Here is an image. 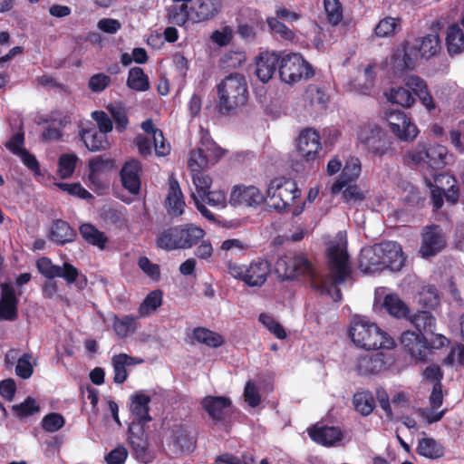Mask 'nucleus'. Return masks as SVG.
Masks as SVG:
<instances>
[{"label":"nucleus","mask_w":464,"mask_h":464,"mask_svg":"<svg viewBox=\"0 0 464 464\" xmlns=\"http://www.w3.org/2000/svg\"><path fill=\"white\" fill-rule=\"evenodd\" d=\"M267 25L271 33L275 35L279 36L285 41H293L295 38V33L284 23L279 21L277 18L269 16L266 18Z\"/></svg>","instance_id":"nucleus-54"},{"label":"nucleus","mask_w":464,"mask_h":464,"mask_svg":"<svg viewBox=\"0 0 464 464\" xmlns=\"http://www.w3.org/2000/svg\"><path fill=\"white\" fill-rule=\"evenodd\" d=\"M446 244L445 236L439 225L427 226L421 233L420 253L423 257L434 256L445 248Z\"/></svg>","instance_id":"nucleus-18"},{"label":"nucleus","mask_w":464,"mask_h":464,"mask_svg":"<svg viewBox=\"0 0 464 464\" xmlns=\"http://www.w3.org/2000/svg\"><path fill=\"white\" fill-rule=\"evenodd\" d=\"M341 191L343 200L348 204L361 203L365 198L364 192L356 184L348 183Z\"/></svg>","instance_id":"nucleus-62"},{"label":"nucleus","mask_w":464,"mask_h":464,"mask_svg":"<svg viewBox=\"0 0 464 464\" xmlns=\"http://www.w3.org/2000/svg\"><path fill=\"white\" fill-rule=\"evenodd\" d=\"M276 272L282 280H293L299 276L307 277L310 286L320 295H330L334 302L341 301L342 291L333 276L321 275L313 263L303 254L293 256H284L276 263Z\"/></svg>","instance_id":"nucleus-1"},{"label":"nucleus","mask_w":464,"mask_h":464,"mask_svg":"<svg viewBox=\"0 0 464 464\" xmlns=\"http://www.w3.org/2000/svg\"><path fill=\"white\" fill-rule=\"evenodd\" d=\"M258 321L266 326L276 338L283 340L286 337L284 327L267 314H260Z\"/></svg>","instance_id":"nucleus-60"},{"label":"nucleus","mask_w":464,"mask_h":464,"mask_svg":"<svg viewBox=\"0 0 464 464\" xmlns=\"http://www.w3.org/2000/svg\"><path fill=\"white\" fill-rule=\"evenodd\" d=\"M77 232L63 219H54L48 232V238L58 246H64L76 240Z\"/></svg>","instance_id":"nucleus-31"},{"label":"nucleus","mask_w":464,"mask_h":464,"mask_svg":"<svg viewBox=\"0 0 464 464\" xmlns=\"http://www.w3.org/2000/svg\"><path fill=\"white\" fill-rule=\"evenodd\" d=\"M357 138L363 148L375 157L382 158L395 153L392 137L377 124L361 126Z\"/></svg>","instance_id":"nucleus-5"},{"label":"nucleus","mask_w":464,"mask_h":464,"mask_svg":"<svg viewBox=\"0 0 464 464\" xmlns=\"http://www.w3.org/2000/svg\"><path fill=\"white\" fill-rule=\"evenodd\" d=\"M141 174L142 165L136 159L125 161L120 170L121 185L131 195H138L140 192Z\"/></svg>","instance_id":"nucleus-19"},{"label":"nucleus","mask_w":464,"mask_h":464,"mask_svg":"<svg viewBox=\"0 0 464 464\" xmlns=\"http://www.w3.org/2000/svg\"><path fill=\"white\" fill-rule=\"evenodd\" d=\"M168 20L169 24L183 26L188 21H191L190 7L186 4L170 6Z\"/></svg>","instance_id":"nucleus-52"},{"label":"nucleus","mask_w":464,"mask_h":464,"mask_svg":"<svg viewBox=\"0 0 464 464\" xmlns=\"http://www.w3.org/2000/svg\"><path fill=\"white\" fill-rule=\"evenodd\" d=\"M12 411L20 419L32 416L40 411L35 400L32 397H27L22 403L12 406Z\"/></svg>","instance_id":"nucleus-57"},{"label":"nucleus","mask_w":464,"mask_h":464,"mask_svg":"<svg viewBox=\"0 0 464 464\" xmlns=\"http://www.w3.org/2000/svg\"><path fill=\"white\" fill-rule=\"evenodd\" d=\"M410 157L416 164H427L432 170H440L447 165L448 149L440 144L419 145Z\"/></svg>","instance_id":"nucleus-11"},{"label":"nucleus","mask_w":464,"mask_h":464,"mask_svg":"<svg viewBox=\"0 0 464 464\" xmlns=\"http://www.w3.org/2000/svg\"><path fill=\"white\" fill-rule=\"evenodd\" d=\"M45 123H50L43 131L42 139L44 140H59L63 137V128L66 124L65 118L53 119V117L43 120Z\"/></svg>","instance_id":"nucleus-48"},{"label":"nucleus","mask_w":464,"mask_h":464,"mask_svg":"<svg viewBox=\"0 0 464 464\" xmlns=\"http://www.w3.org/2000/svg\"><path fill=\"white\" fill-rule=\"evenodd\" d=\"M266 200L261 190L253 185H235L230 192L229 203L233 207L257 208Z\"/></svg>","instance_id":"nucleus-17"},{"label":"nucleus","mask_w":464,"mask_h":464,"mask_svg":"<svg viewBox=\"0 0 464 464\" xmlns=\"http://www.w3.org/2000/svg\"><path fill=\"white\" fill-rule=\"evenodd\" d=\"M434 178L435 183H441L444 179H446V182L448 184L452 182V184L450 186V188L445 190L444 189V197L446 200L450 204H456L459 201V189L457 185L456 179L452 176H449L443 173L440 174H431Z\"/></svg>","instance_id":"nucleus-53"},{"label":"nucleus","mask_w":464,"mask_h":464,"mask_svg":"<svg viewBox=\"0 0 464 464\" xmlns=\"http://www.w3.org/2000/svg\"><path fill=\"white\" fill-rule=\"evenodd\" d=\"M305 94L310 100L312 105H318L321 108L326 107L329 101V95L323 88L318 87L315 84H310L306 88Z\"/></svg>","instance_id":"nucleus-58"},{"label":"nucleus","mask_w":464,"mask_h":464,"mask_svg":"<svg viewBox=\"0 0 464 464\" xmlns=\"http://www.w3.org/2000/svg\"><path fill=\"white\" fill-rule=\"evenodd\" d=\"M446 45L450 54H458L464 52V33L458 24L448 27Z\"/></svg>","instance_id":"nucleus-43"},{"label":"nucleus","mask_w":464,"mask_h":464,"mask_svg":"<svg viewBox=\"0 0 464 464\" xmlns=\"http://www.w3.org/2000/svg\"><path fill=\"white\" fill-rule=\"evenodd\" d=\"M191 173L192 181L196 188V192L191 194V198L195 203L196 208L207 219L214 220V214L202 204L203 196L206 195V192L210 189L212 185V179L202 171H191Z\"/></svg>","instance_id":"nucleus-21"},{"label":"nucleus","mask_w":464,"mask_h":464,"mask_svg":"<svg viewBox=\"0 0 464 464\" xmlns=\"http://www.w3.org/2000/svg\"><path fill=\"white\" fill-rule=\"evenodd\" d=\"M192 430V425L184 420H176L169 427L168 440L176 453H190L194 450L197 438Z\"/></svg>","instance_id":"nucleus-10"},{"label":"nucleus","mask_w":464,"mask_h":464,"mask_svg":"<svg viewBox=\"0 0 464 464\" xmlns=\"http://www.w3.org/2000/svg\"><path fill=\"white\" fill-rule=\"evenodd\" d=\"M382 252V261H385V269L400 271L404 266L405 257L401 245L395 241L380 243Z\"/></svg>","instance_id":"nucleus-29"},{"label":"nucleus","mask_w":464,"mask_h":464,"mask_svg":"<svg viewBox=\"0 0 464 464\" xmlns=\"http://www.w3.org/2000/svg\"><path fill=\"white\" fill-rule=\"evenodd\" d=\"M138 318L139 316H133L131 314H125L120 317L117 314H112L111 319L113 332L121 339L127 338L137 331L140 325Z\"/></svg>","instance_id":"nucleus-36"},{"label":"nucleus","mask_w":464,"mask_h":464,"mask_svg":"<svg viewBox=\"0 0 464 464\" xmlns=\"http://www.w3.org/2000/svg\"><path fill=\"white\" fill-rule=\"evenodd\" d=\"M80 135L84 145L90 151L104 150L109 147L107 136L98 131L95 126L82 129Z\"/></svg>","instance_id":"nucleus-35"},{"label":"nucleus","mask_w":464,"mask_h":464,"mask_svg":"<svg viewBox=\"0 0 464 464\" xmlns=\"http://www.w3.org/2000/svg\"><path fill=\"white\" fill-rule=\"evenodd\" d=\"M353 343L365 350L392 349L395 342L392 336L382 331L375 323L366 317L356 316L349 330Z\"/></svg>","instance_id":"nucleus-3"},{"label":"nucleus","mask_w":464,"mask_h":464,"mask_svg":"<svg viewBox=\"0 0 464 464\" xmlns=\"http://www.w3.org/2000/svg\"><path fill=\"white\" fill-rule=\"evenodd\" d=\"M79 233L87 244L97 246L101 250L105 249L108 237L92 223L82 224L79 227Z\"/></svg>","instance_id":"nucleus-38"},{"label":"nucleus","mask_w":464,"mask_h":464,"mask_svg":"<svg viewBox=\"0 0 464 464\" xmlns=\"http://www.w3.org/2000/svg\"><path fill=\"white\" fill-rule=\"evenodd\" d=\"M401 18L386 16L377 24L374 34L378 37L393 36L401 29Z\"/></svg>","instance_id":"nucleus-50"},{"label":"nucleus","mask_w":464,"mask_h":464,"mask_svg":"<svg viewBox=\"0 0 464 464\" xmlns=\"http://www.w3.org/2000/svg\"><path fill=\"white\" fill-rule=\"evenodd\" d=\"M209 165L205 154L204 147H198L191 150L188 159V168L190 171H201Z\"/></svg>","instance_id":"nucleus-61"},{"label":"nucleus","mask_w":464,"mask_h":464,"mask_svg":"<svg viewBox=\"0 0 464 464\" xmlns=\"http://www.w3.org/2000/svg\"><path fill=\"white\" fill-rule=\"evenodd\" d=\"M228 273L235 278L242 280L251 287L262 286L271 272L270 263L263 258L253 260L248 266L238 265L234 262L227 264Z\"/></svg>","instance_id":"nucleus-8"},{"label":"nucleus","mask_w":464,"mask_h":464,"mask_svg":"<svg viewBox=\"0 0 464 464\" xmlns=\"http://www.w3.org/2000/svg\"><path fill=\"white\" fill-rule=\"evenodd\" d=\"M418 295V303L424 308L435 309L440 304L439 291L433 285L422 286Z\"/></svg>","instance_id":"nucleus-49"},{"label":"nucleus","mask_w":464,"mask_h":464,"mask_svg":"<svg viewBox=\"0 0 464 464\" xmlns=\"http://www.w3.org/2000/svg\"><path fill=\"white\" fill-rule=\"evenodd\" d=\"M203 228L193 223L170 227L161 231L157 237V246L167 250L190 249L205 237Z\"/></svg>","instance_id":"nucleus-4"},{"label":"nucleus","mask_w":464,"mask_h":464,"mask_svg":"<svg viewBox=\"0 0 464 464\" xmlns=\"http://www.w3.org/2000/svg\"><path fill=\"white\" fill-rule=\"evenodd\" d=\"M36 267L40 274L48 279L62 277L67 285L75 284L79 290H82L87 286V277L80 273L69 262H64L62 266L53 265L49 257L42 256L36 261Z\"/></svg>","instance_id":"nucleus-9"},{"label":"nucleus","mask_w":464,"mask_h":464,"mask_svg":"<svg viewBox=\"0 0 464 464\" xmlns=\"http://www.w3.org/2000/svg\"><path fill=\"white\" fill-rule=\"evenodd\" d=\"M327 262L330 276L336 283H344L351 276L349 255L346 246L340 243L331 245L327 249Z\"/></svg>","instance_id":"nucleus-12"},{"label":"nucleus","mask_w":464,"mask_h":464,"mask_svg":"<svg viewBox=\"0 0 464 464\" xmlns=\"http://www.w3.org/2000/svg\"><path fill=\"white\" fill-rule=\"evenodd\" d=\"M405 85L410 92L414 93L421 104L429 111L435 109V102L428 90L426 82L417 75H411L406 78Z\"/></svg>","instance_id":"nucleus-32"},{"label":"nucleus","mask_w":464,"mask_h":464,"mask_svg":"<svg viewBox=\"0 0 464 464\" xmlns=\"http://www.w3.org/2000/svg\"><path fill=\"white\" fill-rule=\"evenodd\" d=\"M383 307L389 314L399 319H407L411 312L409 306L396 294L385 295Z\"/></svg>","instance_id":"nucleus-44"},{"label":"nucleus","mask_w":464,"mask_h":464,"mask_svg":"<svg viewBox=\"0 0 464 464\" xmlns=\"http://www.w3.org/2000/svg\"><path fill=\"white\" fill-rule=\"evenodd\" d=\"M281 53L262 52L256 57L255 73L263 83L268 82L279 72Z\"/></svg>","instance_id":"nucleus-22"},{"label":"nucleus","mask_w":464,"mask_h":464,"mask_svg":"<svg viewBox=\"0 0 464 464\" xmlns=\"http://www.w3.org/2000/svg\"><path fill=\"white\" fill-rule=\"evenodd\" d=\"M404 351L416 362L428 361V338L417 332L407 330L400 337Z\"/></svg>","instance_id":"nucleus-16"},{"label":"nucleus","mask_w":464,"mask_h":464,"mask_svg":"<svg viewBox=\"0 0 464 464\" xmlns=\"http://www.w3.org/2000/svg\"><path fill=\"white\" fill-rule=\"evenodd\" d=\"M163 302V292L156 289L150 292L138 308L139 317H144L156 311Z\"/></svg>","instance_id":"nucleus-45"},{"label":"nucleus","mask_w":464,"mask_h":464,"mask_svg":"<svg viewBox=\"0 0 464 464\" xmlns=\"http://www.w3.org/2000/svg\"><path fill=\"white\" fill-rule=\"evenodd\" d=\"M200 405L215 425H224L230 417L232 401L229 397L207 395Z\"/></svg>","instance_id":"nucleus-15"},{"label":"nucleus","mask_w":464,"mask_h":464,"mask_svg":"<svg viewBox=\"0 0 464 464\" xmlns=\"http://www.w3.org/2000/svg\"><path fill=\"white\" fill-rule=\"evenodd\" d=\"M217 110L223 115H228L248 100V88L246 77L238 72L226 76L218 85Z\"/></svg>","instance_id":"nucleus-2"},{"label":"nucleus","mask_w":464,"mask_h":464,"mask_svg":"<svg viewBox=\"0 0 464 464\" xmlns=\"http://www.w3.org/2000/svg\"><path fill=\"white\" fill-rule=\"evenodd\" d=\"M146 424L131 422L129 426V443L136 458L144 462H149V440L145 430Z\"/></svg>","instance_id":"nucleus-23"},{"label":"nucleus","mask_w":464,"mask_h":464,"mask_svg":"<svg viewBox=\"0 0 464 464\" xmlns=\"http://www.w3.org/2000/svg\"><path fill=\"white\" fill-rule=\"evenodd\" d=\"M65 424L64 417L57 412L46 414L41 421V426L47 432H55L62 429Z\"/></svg>","instance_id":"nucleus-59"},{"label":"nucleus","mask_w":464,"mask_h":464,"mask_svg":"<svg viewBox=\"0 0 464 464\" xmlns=\"http://www.w3.org/2000/svg\"><path fill=\"white\" fill-rule=\"evenodd\" d=\"M193 338L208 347L218 348L224 343L222 335L205 327H196L193 330Z\"/></svg>","instance_id":"nucleus-46"},{"label":"nucleus","mask_w":464,"mask_h":464,"mask_svg":"<svg viewBox=\"0 0 464 464\" xmlns=\"http://www.w3.org/2000/svg\"><path fill=\"white\" fill-rule=\"evenodd\" d=\"M308 434L313 441L325 447L333 446L343 438L340 428L318 423L308 429Z\"/></svg>","instance_id":"nucleus-26"},{"label":"nucleus","mask_w":464,"mask_h":464,"mask_svg":"<svg viewBox=\"0 0 464 464\" xmlns=\"http://www.w3.org/2000/svg\"><path fill=\"white\" fill-rule=\"evenodd\" d=\"M353 405L362 416H369L375 409V399L369 390L358 389L353 396Z\"/></svg>","instance_id":"nucleus-39"},{"label":"nucleus","mask_w":464,"mask_h":464,"mask_svg":"<svg viewBox=\"0 0 464 464\" xmlns=\"http://www.w3.org/2000/svg\"><path fill=\"white\" fill-rule=\"evenodd\" d=\"M419 55L420 53L414 44L404 41L394 49L392 54V63L398 71L413 70Z\"/></svg>","instance_id":"nucleus-20"},{"label":"nucleus","mask_w":464,"mask_h":464,"mask_svg":"<svg viewBox=\"0 0 464 464\" xmlns=\"http://www.w3.org/2000/svg\"><path fill=\"white\" fill-rule=\"evenodd\" d=\"M387 99L392 103L401 105L402 107H411L414 104L415 99L410 90L406 87L392 88L386 94Z\"/></svg>","instance_id":"nucleus-51"},{"label":"nucleus","mask_w":464,"mask_h":464,"mask_svg":"<svg viewBox=\"0 0 464 464\" xmlns=\"http://www.w3.org/2000/svg\"><path fill=\"white\" fill-rule=\"evenodd\" d=\"M417 453L430 459H437L444 456L445 448L433 438H423L419 440Z\"/></svg>","instance_id":"nucleus-42"},{"label":"nucleus","mask_w":464,"mask_h":464,"mask_svg":"<svg viewBox=\"0 0 464 464\" xmlns=\"http://www.w3.org/2000/svg\"><path fill=\"white\" fill-rule=\"evenodd\" d=\"M382 252L380 244L364 248L359 256V269L364 274H375L385 269V261H382Z\"/></svg>","instance_id":"nucleus-25"},{"label":"nucleus","mask_w":464,"mask_h":464,"mask_svg":"<svg viewBox=\"0 0 464 464\" xmlns=\"http://www.w3.org/2000/svg\"><path fill=\"white\" fill-rule=\"evenodd\" d=\"M414 45L420 57L430 59L440 52L441 41L438 33H432L423 37L415 38Z\"/></svg>","instance_id":"nucleus-34"},{"label":"nucleus","mask_w":464,"mask_h":464,"mask_svg":"<svg viewBox=\"0 0 464 464\" xmlns=\"http://www.w3.org/2000/svg\"><path fill=\"white\" fill-rule=\"evenodd\" d=\"M57 186L72 196H75L81 199H92L93 196L86 190L79 182L75 183H58Z\"/></svg>","instance_id":"nucleus-64"},{"label":"nucleus","mask_w":464,"mask_h":464,"mask_svg":"<svg viewBox=\"0 0 464 464\" xmlns=\"http://www.w3.org/2000/svg\"><path fill=\"white\" fill-rule=\"evenodd\" d=\"M140 362H141V360L137 361L136 358L127 353L114 355L112 357V366L114 371L113 382L119 384L123 383L128 377L126 366L135 365Z\"/></svg>","instance_id":"nucleus-40"},{"label":"nucleus","mask_w":464,"mask_h":464,"mask_svg":"<svg viewBox=\"0 0 464 464\" xmlns=\"http://www.w3.org/2000/svg\"><path fill=\"white\" fill-rule=\"evenodd\" d=\"M18 299L14 288L7 284L1 285L0 320L14 321L18 316Z\"/></svg>","instance_id":"nucleus-28"},{"label":"nucleus","mask_w":464,"mask_h":464,"mask_svg":"<svg viewBox=\"0 0 464 464\" xmlns=\"http://www.w3.org/2000/svg\"><path fill=\"white\" fill-rule=\"evenodd\" d=\"M130 410L132 414L133 420L131 422H139L140 424H147L151 420L150 415V397L143 392H137L130 398Z\"/></svg>","instance_id":"nucleus-30"},{"label":"nucleus","mask_w":464,"mask_h":464,"mask_svg":"<svg viewBox=\"0 0 464 464\" xmlns=\"http://www.w3.org/2000/svg\"><path fill=\"white\" fill-rule=\"evenodd\" d=\"M221 6V0H195L189 6L191 22L201 23L214 18Z\"/></svg>","instance_id":"nucleus-27"},{"label":"nucleus","mask_w":464,"mask_h":464,"mask_svg":"<svg viewBox=\"0 0 464 464\" xmlns=\"http://www.w3.org/2000/svg\"><path fill=\"white\" fill-rule=\"evenodd\" d=\"M140 269L152 281L158 282L160 279V267L158 264L150 262L147 256H140L138 259Z\"/></svg>","instance_id":"nucleus-63"},{"label":"nucleus","mask_w":464,"mask_h":464,"mask_svg":"<svg viewBox=\"0 0 464 464\" xmlns=\"http://www.w3.org/2000/svg\"><path fill=\"white\" fill-rule=\"evenodd\" d=\"M414 325L417 333L423 335L433 334L436 328V318L429 311H418L415 314L407 318Z\"/></svg>","instance_id":"nucleus-41"},{"label":"nucleus","mask_w":464,"mask_h":464,"mask_svg":"<svg viewBox=\"0 0 464 464\" xmlns=\"http://www.w3.org/2000/svg\"><path fill=\"white\" fill-rule=\"evenodd\" d=\"M327 20L332 25H337L343 20V6L339 0H324Z\"/></svg>","instance_id":"nucleus-56"},{"label":"nucleus","mask_w":464,"mask_h":464,"mask_svg":"<svg viewBox=\"0 0 464 464\" xmlns=\"http://www.w3.org/2000/svg\"><path fill=\"white\" fill-rule=\"evenodd\" d=\"M278 75L289 85L308 80L314 75L313 66L299 53H281Z\"/></svg>","instance_id":"nucleus-7"},{"label":"nucleus","mask_w":464,"mask_h":464,"mask_svg":"<svg viewBox=\"0 0 464 464\" xmlns=\"http://www.w3.org/2000/svg\"><path fill=\"white\" fill-rule=\"evenodd\" d=\"M361 173L360 160L352 158L346 161L340 178L333 184L331 191L333 194H337L348 184L353 183L357 179Z\"/></svg>","instance_id":"nucleus-33"},{"label":"nucleus","mask_w":464,"mask_h":464,"mask_svg":"<svg viewBox=\"0 0 464 464\" xmlns=\"http://www.w3.org/2000/svg\"><path fill=\"white\" fill-rule=\"evenodd\" d=\"M78 158L74 154H62L58 160V175L62 179L72 177L74 172Z\"/></svg>","instance_id":"nucleus-55"},{"label":"nucleus","mask_w":464,"mask_h":464,"mask_svg":"<svg viewBox=\"0 0 464 464\" xmlns=\"http://www.w3.org/2000/svg\"><path fill=\"white\" fill-rule=\"evenodd\" d=\"M385 120L388 122L391 131L400 140H413L419 133L418 128L411 122V118L400 110H390L386 111Z\"/></svg>","instance_id":"nucleus-13"},{"label":"nucleus","mask_w":464,"mask_h":464,"mask_svg":"<svg viewBox=\"0 0 464 464\" xmlns=\"http://www.w3.org/2000/svg\"><path fill=\"white\" fill-rule=\"evenodd\" d=\"M300 196L296 182L284 177L272 179L266 190L268 206L279 212L287 209Z\"/></svg>","instance_id":"nucleus-6"},{"label":"nucleus","mask_w":464,"mask_h":464,"mask_svg":"<svg viewBox=\"0 0 464 464\" xmlns=\"http://www.w3.org/2000/svg\"><path fill=\"white\" fill-rule=\"evenodd\" d=\"M169 213L174 216H180L184 212L185 200L179 182L169 179V191L167 196Z\"/></svg>","instance_id":"nucleus-37"},{"label":"nucleus","mask_w":464,"mask_h":464,"mask_svg":"<svg viewBox=\"0 0 464 464\" xmlns=\"http://www.w3.org/2000/svg\"><path fill=\"white\" fill-rule=\"evenodd\" d=\"M127 86L137 92H146L150 89L149 77L140 67H132L129 71Z\"/></svg>","instance_id":"nucleus-47"},{"label":"nucleus","mask_w":464,"mask_h":464,"mask_svg":"<svg viewBox=\"0 0 464 464\" xmlns=\"http://www.w3.org/2000/svg\"><path fill=\"white\" fill-rule=\"evenodd\" d=\"M388 362L384 353H367L357 358L355 371L359 375H374L384 370Z\"/></svg>","instance_id":"nucleus-24"},{"label":"nucleus","mask_w":464,"mask_h":464,"mask_svg":"<svg viewBox=\"0 0 464 464\" xmlns=\"http://www.w3.org/2000/svg\"><path fill=\"white\" fill-rule=\"evenodd\" d=\"M321 150V136L315 129L305 128L301 130L297 138V152L302 160L314 164L318 160Z\"/></svg>","instance_id":"nucleus-14"}]
</instances>
